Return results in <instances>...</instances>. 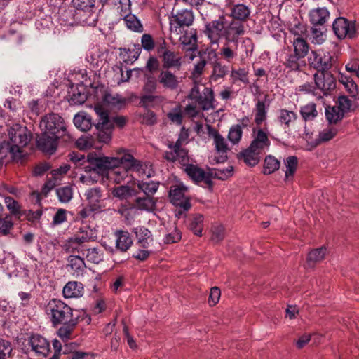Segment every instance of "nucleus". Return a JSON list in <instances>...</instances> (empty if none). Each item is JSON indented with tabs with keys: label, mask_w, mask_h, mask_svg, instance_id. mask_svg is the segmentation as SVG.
<instances>
[{
	"label": "nucleus",
	"mask_w": 359,
	"mask_h": 359,
	"mask_svg": "<svg viewBox=\"0 0 359 359\" xmlns=\"http://www.w3.org/2000/svg\"><path fill=\"white\" fill-rule=\"evenodd\" d=\"M90 155H95L96 158H103V157H100L97 156L95 153H89L87 156L86 159L88 163H89V166L85 167V170L86 172V175H81L80 177V181L83 183H93L94 182H97V180L96 179V177H95L94 179H92L91 174H95V175H103L107 171V174L108 177L115 182L116 183H120L123 180H124L128 174V171L126 168L128 169V163H121L118 164L116 166H111L110 168H107L104 169L102 171H98L96 169H95V165L90 161L89 156Z\"/></svg>",
	"instance_id": "nucleus-3"
},
{
	"label": "nucleus",
	"mask_w": 359,
	"mask_h": 359,
	"mask_svg": "<svg viewBox=\"0 0 359 359\" xmlns=\"http://www.w3.org/2000/svg\"><path fill=\"white\" fill-rule=\"evenodd\" d=\"M90 161L95 165V169L102 171L107 168L116 166L121 163H128V170L136 172L139 177L147 178L154 175V171L149 163H143L130 154H126L121 157H104L97 158L95 155L89 156Z\"/></svg>",
	"instance_id": "nucleus-2"
},
{
	"label": "nucleus",
	"mask_w": 359,
	"mask_h": 359,
	"mask_svg": "<svg viewBox=\"0 0 359 359\" xmlns=\"http://www.w3.org/2000/svg\"><path fill=\"white\" fill-rule=\"evenodd\" d=\"M94 110L98 116L95 125L97 130V138L101 142L108 143L111 139L113 128L111 123L107 119V111L100 105L95 106Z\"/></svg>",
	"instance_id": "nucleus-7"
},
{
	"label": "nucleus",
	"mask_w": 359,
	"mask_h": 359,
	"mask_svg": "<svg viewBox=\"0 0 359 359\" xmlns=\"http://www.w3.org/2000/svg\"><path fill=\"white\" fill-rule=\"evenodd\" d=\"M269 95L265 94L263 100H258L255 109V122L257 126H260L266 121L267 117V111L270 104Z\"/></svg>",
	"instance_id": "nucleus-25"
},
{
	"label": "nucleus",
	"mask_w": 359,
	"mask_h": 359,
	"mask_svg": "<svg viewBox=\"0 0 359 359\" xmlns=\"http://www.w3.org/2000/svg\"><path fill=\"white\" fill-rule=\"evenodd\" d=\"M29 344L38 355L46 358L50 352V344L47 339L39 334H32Z\"/></svg>",
	"instance_id": "nucleus-23"
},
{
	"label": "nucleus",
	"mask_w": 359,
	"mask_h": 359,
	"mask_svg": "<svg viewBox=\"0 0 359 359\" xmlns=\"http://www.w3.org/2000/svg\"><path fill=\"white\" fill-rule=\"evenodd\" d=\"M327 249L325 247H320L319 248L311 250L307 256L306 262L308 265L312 266L316 262L322 261L325 256Z\"/></svg>",
	"instance_id": "nucleus-41"
},
{
	"label": "nucleus",
	"mask_w": 359,
	"mask_h": 359,
	"mask_svg": "<svg viewBox=\"0 0 359 359\" xmlns=\"http://www.w3.org/2000/svg\"><path fill=\"white\" fill-rule=\"evenodd\" d=\"M330 13L325 7L313 9L309 13V18L313 25H322L326 22Z\"/></svg>",
	"instance_id": "nucleus-32"
},
{
	"label": "nucleus",
	"mask_w": 359,
	"mask_h": 359,
	"mask_svg": "<svg viewBox=\"0 0 359 359\" xmlns=\"http://www.w3.org/2000/svg\"><path fill=\"white\" fill-rule=\"evenodd\" d=\"M62 248L67 252H83L84 250L83 244L76 239L75 236L66 241L62 245Z\"/></svg>",
	"instance_id": "nucleus-51"
},
{
	"label": "nucleus",
	"mask_w": 359,
	"mask_h": 359,
	"mask_svg": "<svg viewBox=\"0 0 359 359\" xmlns=\"http://www.w3.org/2000/svg\"><path fill=\"white\" fill-rule=\"evenodd\" d=\"M116 248L121 252H126L132 245L133 240L127 231L118 230L114 233Z\"/></svg>",
	"instance_id": "nucleus-30"
},
{
	"label": "nucleus",
	"mask_w": 359,
	"mask_h": 359,
	"mask_svg": "<svg viewBox=\"0 0 359 359\" xmlns=\"http://www.w3.org/2000/svg\"><path fill=\"white\" fill-rule=\"evenodd\" d=\"M69 266L73 271L79 273L84 269L85 262L79 255L70 256L69 259Z\"/></svg>",
	"instance_id": "nucleus-58"
},
{
	"label": "nucleus",
	"mask_w": 359,
	"mask_h": 359,
	"mask_svg": "<svg viewBox=\"0 0 359 359\" xmlns=\"http://www.w3.org/2000/svg\"><path fill=\"white\" fill-rule=\"evenodd\" d=\"M194 15L189 9L177 11L176 13H172L169 18L170 34L178 36L183 32L184 27H189L193 24Z\"/></svg>",
	"instance_id": "nucleus-6"
},
{
	"label": "nucleus",
	"mask_w": 359,
	"mask_h": 359,
	"mask_svg": "<svg viewBox=\"0 0 359 359\" xmlns=\"http://www.w3.org/2000/svg\"><path fill=\"white\" fill-rule=\"evenodd\" d=\"M187 190L188 188L180 183L172 185L169 191L171 203L175 206H180L184 210H188L191 207L188 198L185 196V193Z\"/></svg>",
	"instance_id": "nucleus-13"
},
{
	"label": "nucleus",
	"mask_w": 359,
	"mask_h": 359,
	"mask_svg": "<svg viewBox=\"0 0 359 359\" xmlns=\"http://www.w3.org/2000/svg\"><path fill=\"white\" fill-rule=\"evenodd\" d=\"M325 114L326 120L332 125L341 121L344 116V114L336 105L326 107Z\"/></svg>",
	"instance_id": "nucleus-34"
},
{
	"label": "nucleus",
	"mask_w": 359,
	"mask_h": 359,
	"mask_svg": "<svg viewBox=\"0 0 359 359\" xmlns=\"http://www.w3.org/2000/svg\"><path fill=\"white\" fill-rule=\"evenodd\" d=\"M135 202L139 210L151 212L156 208V199L154 197L146 196L137 197Z\"/></svg>",
	"instance_id": "nucleus-35"
},
{
	"label": "nucleus",
	"mask_w": 359,
	"mask_h": 359,
	"mask_svg": "<svg viewBox=\"0 0 359 359\" xmlns=\"http://www.w3.org/2000/svg\"><path fill=\"white\" fill-rule=\"evenodd\" d=\"M189 97L194 100L203 111H209L215 109V98L214 91L211 88L204 87L200 91L198 85H195L191 90Z\"/></svg>",
	"instance_id": "nucleus-5"
},
{
	"label": "nucleus",
	"mask_w": 359,
	"mask_h": 359,
	"mask_svg": "<svg viewBox=\"0 0 359 359\" xmlns=\"http://www.w3.org/2000/svg\"><path fill=\"white\" fill-rule=\"evenodd\" d=\"M300 114L303 119L306 121L313 120L318 116L316 104L311 102L301 107Z\"/></svg>",
	"instance_id": "nucleus-47"
},
{
	"label": "nucleus",
	"mask_w": 359,
	"mask_h": 359,
	"mask_svg": "<svg viewBox=\"0 0 359 359\" xmlns=\"http://www.w3.org/2000/svg\"><path fill=\"white\" fill-rule=\"evenodd\" d=\"M207 130L209 136L213 138L215 149L217 153L219 154V156L217 157V162H224L227 159L226 154L229 150L225 138L210 125L207 126Z\"/></svg>",
	"instance_id": "nucleus-14"
},
{
	"label": "nucleus",
	"mask_w": 359,
	"mask_h": 359,
	"mask_svg": "<svg viewBox=\"0 0 359 359\" xmlns=\"http://www.w3.org/2000/svg\"><path fill=\"white\" fill-rule=\"evenodd\" d=\"M245 32V28L243 22L226 18L224 38L227 43H238L239 37Z\"/></svg>",
	"instance_id": "nucleus-10"
},
{
	"label": "nucleus",
	"mask_w": 359,
	"mask_h": 359,
	"mask_svg": "<svg viewBox=\"0 0 359 359\" xmlns=\"http://www.w3.org/2000/svg\"><path fill=\"white\" fill-rule=\"evenodd\" d=\"M297 118V114L292 111H289L285 109H281L279 110L278 120L284 128H289L290 123L295 121Z\"/></svg>",
	"instance_id": "nucleus-37"
},
{
	"label": "nucleus",
	"mask_w": 359,
	"mask_h": 359,
	"mask_svg": "<svg viewBox=\"0 0 359 359\" xmlns=\"http://www.w3.org/2000/svg\"><path fill=\"white\" fill-rule=\"evenodd\" d=\"M185 165L184 170L186 173L194 182H204L208 186L212 185L211 175L210 173L205 172L203 169L194 164H189L188 163Z\"/></svg>",
	"instance_id": "nucleus-21"
},
{
	"label": "nucleus",
	"mask_w": 359,
	"mask_h": 359,
	"mask_svg": "<svg viewBox=\"0 0 359 359\" xmlns=\"http://www.w3.org/2000/svg\"><path fill=\"white\" fill-rule=\"evenodd\" d=\"M170 151H165L163 157L170 162L178 161L180 164L185 165L189 161L188 151L182 148V146L177 144H169Z\"/></svg>",
	"instance_id": "nucleus-17"
},
{
	"label": "nucleus",
	"mask_w": 359,
	"mask_h": 359,
	"mask_svg": "<svg viewBox=\"0 0 359 359\" xmlns=\"http://www.w3.org/2000/svg\"><path fill=\"white\" fill-rule=\"evenodd\" d=\"M40 128L45 133L64 137L65 141L71 139L65 120L57 114L50 113L44 116L40 122Z\"/></svg>",
	"instance_id": "nucleus-4"
},
{
	"label": "nucleus",
	"mask_w": 359,
	"mask_h": 359,
	"mask_svg": "<svg viewBox=\"0 0 359 359\" xmlns=\"http://www.w3.org/2000/svg\"><path fill=\"white\" fill-rule=\"evenodd\" d=\"M316 87L322 92V95H327L336 88V79L329 71H323L313 75Z\"/></svg>",
	"instance_id": "nucleus-9"
},
{
	"label": "nucleus",
	"mask_w": 359,
	"mask_h": 359,
	"mask_svg": "<svg viewBox=\"0 0 359 359\" xmlns=\"http://www.w3.org/2000/svg\"><path fill=\"white\" fill-rule=\"evenodd\" d=\"M311 35V42L314 44L320 45L325 41V34L320 29L313 27Z\"/></svg>",
	"instance_id": "nucleus-63"
},
{
	"label": "nucleus",
	"mask_w": 359,
	"mask_h": 359,
	"mask_svg": "<svg viewBox=\"0 0 359 359\" xmlns=\"http://www.w3.org/2000/svg\"><path fill=\"white\" fill-rule=\"evenodd\" d=\"M158 53L162 59L163 68L175 67L180 69L182 66V57L177 53L166 48L163 40V48L158 49Z\"/></svg>",
	"instance_id": "nucleus-16"
},
{
	"label": "nucleus",
	"mask_w": 359,
	"mask_h": 359,
	"mask_svg": "<svg viewBox=\"0 0 359 359\" xmlns=\"http://www.w3.org/2000/svg\"><path fill=\"white\" fill-rule=\"evenodd\" d=\"M103 102L109 107L121 109L126 103V99L118 94L106 93L103 97Z\"/></svg>",
	"instance_id": "nucleus-38"
},
{
	"label": "nucleus",
	"mask_w": 359,
	"mask_h": 359,
	"mask_svg": "<svg viewBox=\"0 0 359 359\" xmlns=\"http://www.w3.org/2000/svg\"><path fill=\"white\" fill-rule=\"evenodd\" d=\"M72 4L77 10H81L88 15V18L83 20V22L89 26H95L97 15L93 12L95 0H72Z\"/></svg>",
	"instance_id": "nucleus-20"
},
{
	"label": "nucleus",
	"mask_w": 359,
	"mask_h": 359,
	"mask_svg": "<svg viewBox=\"0 0 359 359\" xmlns=\"http://www.w3.org/2000/svg\"><path fill=\"white\" fill-rule=\"evenodd\" d=\"M226 25V18L219 16L218 19L212 20L205 25V34L212 44H217L219 39L224 37Z\"/></svg>",
	"instance_id": "nucleus-11"
},
{
	"label": "nucleus",
	"mask_w": 359,
	"mask_h": 359,
	"mask_svg": "<svg viewBox=\"0 0 359 359\" xmlns=\"http://www.w3.org/2000/svg\"><path fill=\"white\" fill-rule=\"evenodd\" d=\"M139 55L138 51H136L135 49L130 50L124 48L121 53L124 61L127 63H133L138 58Z\"/></svg>",
	"instance_id": "nucleus-64"
},
{
	"label": "nucleus",
	"mask_w": 359,
	"mask_h": 359,
	"mask_svg": "<svg viewBox=\"0 0 359 359\" xmlns=\"http://www.w3.org/2000/svg\"><path fill=\"white\" fill-rule=\"evenodd\" d=\"M230 78L232 83L234 84L239 81L247 85L249 83L248 70L245 68L233 69L231 71Z\"/></svg>",
	"instance_id": "nucleus-40"
},
{
	"label": "nucleus",
	"mask_w": 359,
	"mask_h": 359,
	"mask_svg": "<svg viewBox=\"0 0 359 359\" xmlns=\"http://www.w3.org/2000/svg\"><path fill=\"white\" fill-rule=\"evenodd\" d=\"M233 168L232 166H229L224 169H216L214 172H211V176L214 175L215 178L221 180H225L229 177L233 175Z\"/></svg>",
	"instance_id": "nucleus-62"
},
{
	"label": "nucleus",
	"mask_w": 359,
	"mask_h": 359,
	"mask_svg": "<svg viewBox=\"0 0 359 359\" xmlns=\"http://www.w3.org/2000/svg\"><path fill=\"white\" fill-rule=\"evenodd\" d=\"M230 43H226L219 50V55L224 60L230 62L237 57V50L238 43H233V46H230Z\"/></svg>",
	"instance_id": "nucleus-36"
},
{
	"label": "nucleus",
	"mask_w": 359,
	"mask_h": 359,
	"mask_svg": "<svg viewBox=\"0 0 359 359\" xmlns=\"http://www.w3.org/2000/svg\"><path fill=\"white\" fill-rule=\"evenodd\" d=\"M250 146L251 149L253 148L262 154L264 153L266 151L269 150L271 146V141L268 137V134L262 128H253L252 140Z\"/></svg>",
	"instance_id": "nucleus-19"
},
{
	"label": "nucleus",
	"mask_w": 359,
	"mask_h": 359,
	"mask_svg": "<svg viewBox=\"0 0 359 359\" xmlns=\"http://www.w3.org/2000/svg\"><path fill=\"white\" fill-rule=\"evenodd\" d=\"M133 189L128 186H119L112 190V194L114 197L119 199H127L133 195Z\"/></svg>",
	"instance_id": "nucleus-54"
},
{
	"label": "nucleus",
	"mask_w": 359,
	"mask_h": 359,
	"mask_svg": "<svg viewBox=\"0 0 359 359\" xmlns=\"http://www.w3.org/2000/svg\"><path fill=\"white\" fill-rule=\"evenodd\" d=\"M87 205L96 213L102 212L105 209L103 194L100 187H93L88 189L84 194Z\"/></svg>",
	"instance_id": "nucleus-15"
},
{
	"label": "nucleus",
	"mask_w": 359,
	"mask_h": 359,
	"mask_svg": "<svg viewBox=\"0 0 359 359\" xmlns=\"http://www.w3.org/2000/svg\"><path fill=\"white\" fill-rule=\"evenodd\" d=\"M203 216L201 214L195 215L190 224L189 228L194 232L195 235L201 236L203 229Z\"/></svg>",
	"instance_id": "nucleus-49"
},
{
	"label": "nucleus",
	"mask_w": 359,
	"mask_h": 359,
	"mask_svg": "<svg viewBox=\"0 0 359 359\" xmlns=\"http://www.w3.org/2000/svg\"><path fill=\"white\" fill-rule=\"evenodd\" d=\"M225 236V229L222 224H215L212 227L211 241L215 243L222 241Z\"/></svg>",
	"instance_id": "nucleus-57"
},
{
	"label": "nucleus",
	"mask_w": 359,
	"mask_h": 359,
	"mask_svg": "<svg viewBox=\"0 0 359 359\" xmlns=\"http://www.w3.org/2000/svg\"><path fill=\"white\" fill-rule=\"evenodd\" d=\"M294 53L304 57L309 53V46L305 39L293 38Z\"/></svg>",
	"instance_id": "nucleus-46"
},
{
	"label": "nucleus",
	"mask_w": 359,
	"mask_h": 359,
	"mask_svg": "<svg viewBox=\"0 0 359 359\" xmlns=\"http://www.w3.org/2000/svg\"><path fill=\"white\" fill-rule=\"evenodd\" d=\"M46 313L53 327L62 325L57 330V336L65 342L71 335L79 323L78 311L74 310L62 300L53 299L46 306Z\"/></svg>",
	"instance_id": "nucleus-1"
},
{
	"label": "nucleus",
	"mask_w": 359,
	"mask_h": 359,
	"mask_svg": "<svg viewBox=\"0 0 359 359\" xmlns=\"http://www.w3.org/2000/svg\"><path fill=\"white\" fill-rule=\"evenodd\" d=\"M280 163L271 155L266 156L264 163L263 173L270 175L280 168Z\"/></svg>",
	"instance_id": "nucleus-42"
},
{
	"label": "nucleus",
	"mask_w": 359,
	"mask_h": 359,
	"mask_svg": "<svg viewBox=\"0 0 359 359\" xmlns=\"http://www.w3.org/2000/svg\"><path fill=\"white\" fill-rule=\"evenodd\" d=\"M309 65L318 72L328 71L333 65V57L323 50H313L309 57Z\"/></svg>",
	"instance_id": "nucleus-8"
},
{
	"label": "nucleus",
	"mask_w": 359,
	"mask_h": 359,
	"mask_svg": "<svg viewBox=\"0 0 359 359\" xmlns=\"http://www.w3.org/2000/svg\"><path fill=\"white\" fill-rule=\"evenodd\" d=\"M59 201L62 203L69 202L73 196L72 189L69 186L62 187L56 190Z\"/></svg>",
	"instance_id": "nucleus-56"
},
{
	"label": "nucleus",
	"mask_w": 359,
	"mask_h": 359,
	"mask_svg": "<svg viewBox=\"0 0 359 359\" xmlns=\"http://www.w3.org/2000/svg\"><path fill=\"white\" fill-rule=\"evenodd\" d=\"M243 135L242 126L239 124L232 126L229 131L228 139L233 144H237Z\"/></svg>",
	"instance_id": "nucleus-53"
},
{
	"label": "nucleus",
	"mask_w": 359,
	"mask_h": 359,
	"mask_svg": "<svg viewBox=\"0 0 359 359\" xmlns=\"http://www.w3.org/2000/svg\"><path fill=\"white\" fill-rule=\"evenodd\" d=\"M82 255H85L87 260L92 263L98 264L103 260V252L98 248H88L83 250Z\"/></svg>",
	"instance_id": "nucleus-43"
},
{
	"label": "nucleus",
	"mask_w": 359,
	"mask_h": 359,
	"mask_svg": "<svg viewBox=\"0 0 359 359\" xmlns=\"http://www.w3.org/2000/svg\"><path fill=\"white\" fill-rule=\"evenodd\" d=\"M262 153L258 150H255L249 145L245 150L242 151L239 154V158L242 159L248 165L255 166L260 161Z\"/></svg>",
	"instance_id": "nucleus-27"
},
{
	"label": "nucleus",
	"mask_w": 359,
	"mask_h": 359,
	"mask_svg": "<svg viewBox=\"0 0 359 359\" xmlns=\"http://www.w3.org/2000/svg\"><path fill=\"white\" fill-rule=\"evenodd\" d=\"M332 29L339 39H344L346 37L353 39L356 35V28L355 22L348 21L345 18H337L333 24Z\"/></svg>",
	"instance_id": "nucleus-12"
},
{
	"label": "nucleus",
	"mask_w": 359,
	"mask_h": 359,
	"mask_svg": "<svg viewBox=\"0 0 359 359\" xmlns=\"http://www.w3.org/2000/svg\"><path fill=\"white\" fill-rule=\"evenodd\" d=\"M179 40L183 50L186 52H195L198 50L197 31L196 29L192 28L184 31Z\"/></svg>",
	"instance_id": "nucleus-24"
},
{
	"label": "nucleus",
	"mask_w": 359,
	"mask_h": 359,
	"mask_svg": "<svg viewBox=\"0 0 359 359\" xmlns=\"http://www.w3.org/2000/svg\"><path fill=\"white\" fill-rule=\"evenodd\" d=\"M344 114L350 111L352 107V101L346 95H341L338 97L335 104Z\"/></svg>",
	"instance_id": "nucleus-60"
},
{
	"label": "nucleus",
	"mask_w": 359,
	"mask_h": 359,
	"mask_svg": "<svg viewBox=\"0 0 359 359\" xmlns=\"http://www.w3.org/2000/svg\"><path fill=\"white\" fill-rule=\"evenodd\" d=\"M74 124L81 131H88L92 127L91 118L88 115L76 114L74 117Z\"/></svg>",
	"instance_id": "nucleus-45"
},
{
	"label": "nucleus",
	"mask_w": 359,
	"mask_h": 359,
	"mask_svg": "<svg viewBox=\"0 0 359 359\" xmlns=\"http://www.w3.org/2000/svg\"><path fill=\"white\" fill-rule=\"evenodd\" d=\"M167 116L172 123L181 126L183 120L182 106L180 104L176 105L168 113Z\"/></svg>",
	"instance_id": "nucleus-52"
},
{
	"label": "nucleus",
	"mask_w": 359,
	"mask_h": 359,
	"mask_svg": "<svg viewBox=\"0 0 359 359\" xmlns=\"http://www.w3.org/2000/svg\"><path fill=\"white\" fill-rule=\"evenodd\" d=\"M60 138L61 137L43 132L37 139V146L43 152L53 154L57 150V140Z\"/></svg>",
	"instance_id": "nucleus-22"
},
{
	"label": "nucleus",
	"mask_w": 359,
	"mask_h": 359,
	"mask_svg": "<svg viewBox=\"0 0 359 359\" xmlns=\"http://www.w3.org/2000/svg\"><path fill=\"white\" fill-rule=\"evenodd\" d=\"M95 140L90 135H83L79 137L76 142V147L81 150H86L94 147Z\"/></svg>",
	"instance_id": "nucleus-55"
},
{
	"label": "nucleus",
	"mask_w": 359,
	"mask_h": 359,
	"mask_svg": "<svg viewBox=\"0 0 359 359\" xmlns=\"http://www.w3.org/2000/svg\"><path fill=\"white\" fill-rule=\"evenodd\" d=\"M12 350L13 348L10 341L0 339V359L9 358Z\"/></svg>",
	"instance_id": "nucleus-61"
},
{
	"label": "nucleus",
	"mask_w": 359,
	"mask_h": 359,
	"mask_svg": "<svg viewBox=\"0 0 359 359\" xmlns=\"http://www.w3.org/2000/svg\"><path fill=\"white\" fill-rule=\"evenodd\" d=\"M250 14V9L243 4L234 5L231 9V20H236L241 22H245Z\"/></svg>",
	"instance_id": "nucleus-33"
},
{
	"label": "nucleus",
	"mask_w": 359,
	"mask_h": 359,
	"mask_svg": "<svg viewBox=\"0 0 359 359\" xmlns=\"http://www.w3.org/2000/svg\"><path fill=\"white\" fill-rule=\"evenodd\" d=\"M338 133L339 129L336 126L329 123L328 126L318 133L317 137L314 140V144L317 146L323 143H326L333 140Z\"/></svg>",
	"instance_id": "nucleus-28"
},
{
	"label": "nucleus",
	"mask_w": 359,
	"mask_h": 359,
	"mask_svg": "<svg viewBox=\"0 0 359 359\" xmlns=\"http://www.w3.org/2000/svg\"><path fill=\"white\" fill-rule=\"evenodd\" d=\"M75 236L77 241L83 244L86 242L95 241L97 238V232L89 226H84L80 229Z\"/></svg>",
	"instance_id": "nucleus-39"
},
{
	"label": "nucleus",
	"mask_w": 359,
	"mask_h": 359,
	"mask_svg": "<svg viewBox=\"0 0 359 359\" xmlns=\"http://www.w3.org/2000/svg\"><path fill=\"white\" fill-rule=\"evenodd\" d=\"M134 233L137 238V245L140 248H148L153 241L151 231L144 226H137L134 229Z\"/></svg>",
	"instance_id": "nucleus-29"
},
{
	"label": "nucleus",
	"mask_w": 359,
	"mask_h": 359,
	"mask_svg": "<svg viewBox=\"0 0 359 359\" xmlns=\"http://www.w3.org/2000/svg\"><path fill=\"white\" fill-rule=\"evenodd\" d=\"M302 57L296 53L290 54L285 60L284 65L285 67L292 71H297L300 68L299 60Z\"/></svg>",
	"instance_id": "nucleus-59"
},
{
	"label": "nucleus",
	"mask_w": 359,
	"mask_h": 359,
	"mask_svg": "<svg viewBox=\"0 0 359 359\" xmlns=\"http://www.w3.org/2000/svg\"><path fill=\"white\" fill-rule=\"evenodd\" d=\"M137 185L139 189L143 191L146 196L154 197L153 196L158 189L159 183L154 181L144 182L142 180L138 181Z\"/></svg>",
	"instance_id": "nucleus-44"
},
{
	"label": "nucleus",
	"mask_w": 359,
	"mask_h": 359,
	"mask_svg": "<svg viewBox=\"0 0 359 359\" xmlns=\"http://www.w3.org/2000/svg\"><path fill=\"white\" fill-rule=\"evenodd\" d=\"M285 164L286 167L285 177L286 180H288L290 177H293L297 170L298 159L294 156H289L285 161Z\"/></svg>",
	"instance_id": "nucleus-50"
},
{
	"label": "nucleus",
	"mask_w": 359,
	"mask_h": 359,
	"mask_svg": "<svg viewBox=\"0 0 359 359\" xmlns=\"http://www.w3.org/2000/svg\"><path fill=\"white\" fill-rule=\"evenodd\" d=\"M84 288L81 283L69 281L63 287L62 294L65 298H79L83 295Z\"/></svg>",
	"instance_id": "nucleus-26"
},
{
	"label": "nucleus",
	"mask_w": 359,
	"mask_h": 359,
	"mask_svg": "<svg viewBox=\"0 0 359 359\" xmlns=\"http://www.w3.org/2000/svg\"><path fill=\"white\" fill-rule=\"evenodd\" d=\"M158 82L165 89L175 90L178 88L181 80L169 68H163L158 75Z\"/></svg>",
	"instance_id": "nucleus-18"
},
{
	"label": "nucleus",
	"mask_w": 359,
	"mask_h": 359,
	"mask_svg": "<svg viewBox=\"0 0 359 359\" xmlns=\"http://www.w3.org/2000/svg\"><path fill=\"white\" fill-rule=\"evenodd\" d=\"M212 72L210 76V81L216 82L224 79L229 72L228 67L216 60L211 63Z\"/></svg>",
	"instance_id": "nucleus-31"
},
{
	"label": "nucleus",
	"mask_w": 359,
	"mask_h": 359,
	"mask_svg": "<svg viewBox=\"0 0 359 359\" xmlns=\"http://www.w3.org/2000/svg\"><path fill=\"white\" fill-rule=\"evenodd\" d=\"M123 20L128 29L137 32L143 31L142 24L135 15L130 13L123 17Z\"/></svg>",
	"instance_id": "nucleus-48"
}]
</instances>
